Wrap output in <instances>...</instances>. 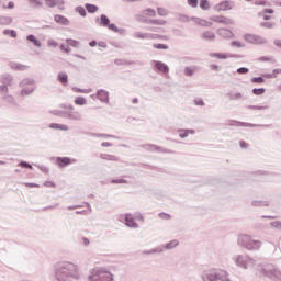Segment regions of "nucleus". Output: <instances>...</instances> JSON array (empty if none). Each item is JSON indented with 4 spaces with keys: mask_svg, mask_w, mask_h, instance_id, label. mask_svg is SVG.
<instances>
[{
    "mask_svg": "<svg viewBox=\"0 0 281 281\" xmlns=\"http://www.w3.org/2000/svg\"><path fill=\"white\" fill-rule=\"evenodd\" d=\"M155 67L158 71H161V74H168V71H170V68L161 61H155Z\"/></svg>",
    "mask_w": 281,
    "mask_h": 281,
    "instance_id": "nucleus-7",
    "label": "nucleus"
},
{
    "mask_svg": "<svg viewBox=\"0 0 281 281\" xmlns=\"http://www.w3.org/2000/svg\"><path fill=\"white\" fill-rule=\"evenodd\" d=\"M58 80H59V82H61V85H67V82H68L67 74L60 72L58 75Z\"/></svg>",
    "mask_w": 281,
    "mask_h": 281,
    "instance_id": "nucleus-17",
    "label": "nucleus"
},
{
    "mask_svg": "<svg viewBox=\"0 0 281 281\" xmlns=\"http://www.w3.org/2000/svg\"><path fill=\"white\" fill-rule=\"evenodd\" d=\"M265 3H266V2H260L259 4H260V5H265Z\"/></svg>",
    "mask_w": 281,
    "mask_h": 281,
    "instance_id": "nucleus-63",
    "label": "nucleus"
},
{
    "mask_svg": "<svg viewBox=\"0 0 281 281\" xmlns=\"http://www.w3.org/2000/svg\"><path fill=\"white\" fill-rule=\"evenodd\" d=\"M74 91L76 93H91V90H80V89H76V88H74Z\"/></svg>",
    "mask_w": 281,
    "mask_h": 281,
    "instance_id": "nucleus-45",
    "label": "nucleus"
},
{
    "mask_svg": "<svg viewBox=\"0 0 281 281\" xmlns=\"http://www.w3.org/2000/svg\"><path fill=\"white\" fill-rule=\"evenodd\" d=\"M221 34L225 38H233L234 37V33H232V31L226 30V29L222 30Z\"/></svg>",
    "mask_w": 281,
    "mask_h": 281,
    "instance_id": "nucleus-21",
    "label": "nucleus"
},
{
    "mask_svg": "<svg viewBox=\"0 0 281 281\" xmlns=\"http://www.w3.org/2000/svg\"><path fill=\"white\" fill-rule=\"evenodd\" d=\"M200 25H203L204 27H211L212 22H207L205 20H201Z\"/></svg>",
    "mask_w": 281,
    "mask_h": 281,
    "instance_id": "nucleus-40",
    "label": "nucleus"
},
{
    "mask_svg": "<svg viewBox=\"0 0 281 281\" xmlns=\"http://www.w3.org/2000/svg\"><path fill=\"white\" fill-rule=\"evenodd\" d=\"M4 34H10V30H5V31H4Z\"/></svg>",
    "mask_w": 281,
    "mask_h": 281,
    "instance_id": "nucleus-60",
    "label": "nucleus"
},
{
    "mask_svg": "<svg viewBox=\"0 0 281 281\" xmlns=\"http://www.w3.org/2000/svg\"><path fill=\"white\" fill-rule=\"evenodd\" d=\"M188 5H190L191 8H198L199 0H188Z\"/></svg>",
    "mask_w": 281,
    "mask_h": 281,
    "instance_id": "nucleus-32",
    "label": "nucleus"
},
{
    "mask_svg": "<svg viewBox=\"0 0 281 281\" xmlns=\"http://www.w3.org/2000/svg\"><path fill=\"white\" fill-rule=\"evenodd\" d=\"M158 14L159 16H168V10L164 8H158Z\"/></svg>",
    "mask_w": 281,
    "mask_h": 281,
    "instance_id": "nucleus-30",
    "label": "nucleus"
},
{
    "mask_svg": "<svg viewBox=\"0 0 281 281\" xmlns=\"http://www.w3.org/2000/svg\"><path fill=\"white\" fill-rule=\"evenodd\" d=\"M232 8H234V4L229 0H224L214 7V11L227 12L228 10H232Z\"/></svg>",
    "mask_w": 281,
    "mask_h": 281,
    "instance_id": "nucleus-4",
    "label": "nucleus"
},
{
    "mask_svg": "<svg viewBox=\"0 0 281 281\" xmlns=\"http://www.w3.org/2000/svg\"><path fill=\"white\" fill-rule=\"evenodd\" d=\"M12 68L18 69V71H25V69H27V66L21 64H13Z\"/></svg>",
    "mask_w": 281,
    "mask_h": 281,
    "instance_id": "nucleus-24",
    "label": "nucleus"
},
{
    "mask_svg": "<svg viewBox=\"0 0 281 281\" xmlns=\"http://www.w3.org/2000/svg\"><path fill=\"white\" fill-rule=\"evenodd\" d=\"M71 158L69 157H63V158H57V165L60 168H65V166H69V164H71Z\"/></svg>",
    "mask_w": 281,
    "mask_h": 281,
    "instance_id": "nucleus-9",
    "label": "nucleus"
},
{
    "mask_svg": "<svg viewBox=\"0 0 281 281\" xmlns=\"http://www.w3.org/2000/svg\"><path fill=\"white\" fill-rule=\"evenodd\" d=\"M123 181L122 180H119V181H114V183H122Z\"/></svg>",
    "mask_w": 281,
    "mask_h": 281,
    "instance_id": "nucleus-62",
    "label": "nucleus"
},
{
    "mask_svg": "<svg viewBox=\"0 0 281 281\" xmlns=\"http://www.w3.org/2000/svg\"><path fill=\"white\" fill-rule=\"evenodd\" d=\"M69 119L70 120H80V113L72 112L71 114H69Z\"/></svg>",
    "mask_w": 281,
    "mask_h": 281,
    "instance_id": "nucleus-33",
    "label": "nucleus"
},
{
    "mask_svg": "<svg viewBox=\"0 0 281 281\" xmlns=\"http://www.w3.org/2000/svg\"><path fill=\"white\" fill-rule=\"evenodd\" d=\"M265 12H266L267 14H273V9H266Z\"/></svg>",
    "mask_w": 281,
    "mask_h": 281,
    "instance_id": "nucleus-56",
    "label": "nucleus"
},
{
    "mask_svg": "<svg viewBox=\"0 0 281 281\" xmlns=\"http://www.w3.org/2000/svg\"><path fill=\"white\" fill-rule=\"evenodd\" d=\"M240 148H247V143L245 140H240Z\"/></svg>",
    "mask_w": 281,
    "mask_h": 281,
    "instance_id": "nucleus-51",
    "label": "nucleus"
},
{
    "mask_svg": "<svg viewBox=\"0 0 281 281\" xmlns=\"http://www.w3.org/2000/svg\"><path fill=\"white\" fill-rule=\"evenodd\" d=\"M142 16H157V12H155L154 9H145L143 12H142Z\"/></svg>",
    "mask_w": 281,
    "mask_h": 281,
    "instance_id": "nucleus-14",
    "label": "nucleus"
},
{
    "mask_svg": "<svg viewBox=\"0 0 281 281\" xmlns=\"http://www.w3.org/2000/svg\"><path fill=\"white\" fill-rule=\"evenodd\" d=\"M0 90L2 91V93H8V86H2Z\"/></svg>",
    "mask_w": 281,
    "mask_h": 281,
    "instance_id": "nucleus-52",
    "label": "nucleus"
},
{
    "mask_svg": "<svg viewBox=\"0 0 281 281\" xmlns=\"http://www.w3.org/2000/svg\"><path fill=\"white\" fill-rule=\"evenodd\" d=\"M75 104H77V106H85V104H87V99L78 97L75 99Z\"/></svg>",
    "mask_w": 281,
    "mask_h": 281,
    "instance_id": "nucleus-16",
    "label": "nucleus"
},
{
    "mask_svg": "<svg viewBox=\"0 0 281 281\" xmlns=\"http://www.w3.org/2000/svg\"><path fill=\"white\" fill-rule=\"evenodd\" d=\"M232 46H233V47H245V45H243V43H240V42H238V41L232 42Z\"/></svg>",
    "mask_w": 281,
    "mask_h": 281,
    "instance_id": "nucleus-42",
    "label": "nucleus"
},
{
    "mask_svg": "<svg viewBox=\"0 0 281 281\" xmlns=\"http://www.w3.org/2000/svg\"><path fill=\"white\" fill-rule=\"evenodd\" d=\"M77 56V58H82V59H85V57H82V56H80V55H76Z\"/></svg>",
    "mask_w": 281,
    "mask_h": 281,
    "instance_id": "nucleus-61",
    "label": "nucleus"
},
{
    "mask_svg": "<svg viewBox=\"0 0 281 281\" xmlns=\"http://www.w3.org/2000/svg\"><path fill=\"white\" fill-rule=\"evenodd\" d=\"M27 41L33 43L36 47H41V42L38 40H36V37H34V35H29Z\"/></svg>",
    "mask_w": 281,
    "mask_h": 281,
    "instance_id": "nucleus-22",
    "label": "nucleus"
},
{
    "mask_svg": "<svg viewBox=\"0 0 281 281\" xmlns=\"http://www.w3.org/2000/svg\"><path fill=\"white\" fill-rule=\"evenodd\" d=\"M91 281H113V274L104 269H93L90 276Z\"/></svg>",
    "mask_w": 281,
    "mask_h": 281,
    "instance_id": "nucleus-2",
    "label": "nucleus"
},
{
    "mask_svg": "<svg viewBox=\"0 0 281 281\" xmlns=\"http://www.w3.org/2000/svg\"><path fill=\"white\" fill-rule=\"evenodd\" d=\"M24 186L26 188H38V184H34V183H24Z\"/></svg>",
    "mask_w": 281,
    "mask_h": 281,
    "instance_id": "nucleus-48",
    "label": "nucleus"
},
{
    "mask_svg": "<svg viewBox=\"0 0 281 281\" xmlns=\"http://www.w3.org/2000/svg\"><path fill=\"white\" fill-rule=\"evenodd\" d=\"M125 225H127V227H135L136 226L135 220H133L131 215H126Z\"/></svg>",
    "mask_w": 281,
    "mask_h": 281,
    "instance_id": "nucleus-15",
    "label": "nucleus"
},
{
    "mask_svg": "<svg viewBox=\"0 0 281 281\" xmlns=\"http://www.w3.org/2000/svg\"><path fill=\"white\" fill-rule=\"evenodd\" d=\"M98 98L101 100V102H109V92L104 90H100L98 92Z\"/></svg>",
    "mask_w": 281,
    "mask_h": 281,
    "instance_id": "nucleus-13",
    "label": "nucleus"
},
{
    "mask_svg": "<svg viewBox=\"0 0 281 281\" xmlns=\"http://www.w3.org/2000/svg\"><path fill=\"white\" fill-rule=\"evenodd\" d=\"M76 10L78 14H80V16H87V11L85 10V8L78 7Z\"/></svg>",
    "mask_w": 281,
    "mask_h": 281,
    "instance_id": "nucleus-31",
    "label": "nucleus"
},
{
    "mask_svg": "<svg viewBox=\"0 0 281 281\" xmlns=\"http://www.w3.org/2000/svg\"><path fill=\"white\" fill-rule=\"evenodd\" d=\"M238 244L244 245L246 249H260V246L262 245L258 240L251 239V236L249 235H241L238 237Z\"/></svg>",
    "mask_w": 281,
    "mask_h": 281,
    "instance_id": "nucleus-3",
    "label": "nucleus"
},
{
    "mask_svg": "<svg viewBox=\"0 0 281 281\" xmlns=\"http://www.w3.org/2000/svg\"><path fill=\"white\" fill-rule=\"evenodd\" d=\"M101 159H104L105 161H119L120 158L115 155L111 154H101L100 155Z\"/></svg>",
    "mask_w": 281,
    "mask_h": 281,
    "instance_id": "nucleus-10",
    "label": "nucleus"
},
{
    "mask_svg": "<svg viewBox=\"0 0 281 281\" xmlns=\"http://www.w3.org/2000/svg\"><path fill=\"white\" fill-rule=\"evenodd\" d=\"M153 25H166V20H149Z\"/></svg>",
    "mask_w": 281,
    "mask_h": 281,
    "instance_id": "nucleus-26",
    "label": "nucleus"
},
{
    "mask_svg": "<svg viewBox=\"0 0 281 281\" xmlns=\"http://www.w3.org/2000/svg\"><path fill=\"white\" fill-rule=\"evenodd\" d=\"M155 49H168L166 44H154Z\"/></svg>",
    "mask_w": 281,
    "mask_h": 281,
    "instance_id": "nucleus-35",
    "label": "nucleus"
},
{
    "mask_svg": "<svg viewBox=\"0 0 281 281\" xmlns=\"http://www.w3.org/2000/svg\"><path fill=\"white\" fill-rule=\"evenodd\" d=\"M89 45H90V47H95V45H98V42L92 41V42L89 43Z\"/></svg>",
    "mask_w": 281,
    "mask_h": 281,
    "instance_id": "nucleus-55",
    "label": "nucleus"
},
{
    "mask_svg": "<svg viewBox=\"0 0 281 281\" xmlns=\"http://www.w3.org/2000/svg\"><path fill=\"white\" fill-rule=\"evenodd\" d=\"M54 21H55V23H59L60 25H69V19H67L60 14H56L54 16Z\"/></svg>",
    "mask_w": 281,
    "mask_h": 281,
    "instance_id": "nucleus-8",
    "label": "nucleus"
},
{
    "mask_svg": "<svg viewBox=\"0 0 281 281\" xmlns=\"http://www.w3.org/2000/svg\"><path fill=\"white\" fill-rule=\"evenodd\" d=\"M212 69H218V66L213 65V66H212Z\"/></svg>",
    "mask_w": 281,
    "mask_h": 281,
    "instance_id": "nucleus-59",
    "label": "nucleus"
},
{
    "mask_svg": "<svg viewBox=\"0 0 281 281\" xmlns=\"http://www.w3.org/2000/svg\"><path fill=\"white\" fill-rule=\"evenodd\" d=\"M101 146L108 148L109 146H113V145H112L111 143H109V142H103V143L101 144Z\"/></svg>",
    "mask_w": 281,
    "mask_h": 281,
    "instance_id": "nucleus-53",
    "label": "nucleus"
},
{
    "mask_svg": "<svg viewBox=\"0 0 281 281\" xmlns=\"http://www.w3.org/2000/svg\"><path fill=\"white\" fill-rule=\"evenodd\" d=\"M202 38L205 41H214V38H216V34H214L212 31H206L202 34Z\"/></svg>",
    "mask_w": 281,
    "mask_h": 281,
    "instance_id": "nucleus-12",
    "label": "nucleus"
},
{
    "mask_svg": "<svg viewBox=\"0 0 281 281\" xmlns=\"http://www.w3.org/2000/svg\"><path fill=\"white\" fill-rule=\"evenodd\" d=\"M66 43H68V45H70V47H78V45H80V42H78L76 40H67Z\"/></svg>",
    "mask_w": 281,
    "mask_h": 281,
    "instance_id": "nucleus-28",
    "label": "nucleus"
},
{
    "mask_svg": "<svg viewBox=\"0 0 281 281\" xmlns=\"http://www.w3.org/2000/svg\"><path fill=\"white\" fill-rule=\"evenodd\" d=\"M177 245H179V241L178 240H172L171 243H169L167 245V248L172 249L173 247H177Z\"/></svg>",
    "mask_w": 281,
    "mask_h": 281,
    "instance_id": "nucleus-37",
    "label": "nucleus"
},
{
    "mask_svg": "<svg viewBox=\"0 0 281 281\" xmlns=\"http://www.w3.org/2000/svg\"><path fill=\"white\" fill-rule=\"evenodd\" d=\"M190 133V131H184V132H181L179 135L180 137H188V134Z\"/></svg>",
    "mask_w": 281,
    "mask_h": 281,
    "instance_id": "nucleus-49",
    "label": "nucleus"
},
{
    "mask_svg": "<svg viewBox=\"0 0 281 281\" xmlns=\"http://www.w3.org/2000/svg\"><path fill=\"white\" fill-rule=\"evenodd\" d=\"M47 8H58L65 10V0H45Z\"/></svg>",
    "mask_w": 281,
    "mask_h": 281,
    "instance_id": "nucleus-6",
    "label": "nucleus"
},
{
    "mask_svg": "<svg viewBox=\"0 0 281 281\" xmlns=\"http://www.w3.org/2000/svg\"><path fill=\"white\" fill-rule=\"evenodd\" d=\"M98 45H99V47L106 49V42H99Z\"/></svg>",
    "mask_w": 281,
    "mask_h": 281,
    "instance_id": "nucleus-50",
    "label": "nucleus"
},
{
    "mask_svg": "<svg viewBox=\"0 0 281 281\" xmlns=\"http://www.w3.org/2000/svg\"><path fill=\"white\" fill-rule=\"evenodd\" d=\"M111 23V20H109V18L104 14L101 15V25H103V27H109Z\"/></svg>",
    "mask_w": 281,
    "mask_h": 281,
    "instance_id": "nucleus-19",
    "label": "nucleus"
},
{
    "mask_svg": "<svg viewBox=\"0 0 281 281\" xmlns=\"http://www.w3.org/2000/svg\"><path fill=\"white\" fill-rule=\"evenodd\" d=\"M29 3H31V5H33L34 8H41V5H43V2H41V0H29Z\"/></svg>",
    "mask_w": 281,
    "mask_h": 281,
    "instance_id": "nucleus-27",
    "label": "nucleus"
},
{
    "mask_svg": "<svg viewBox=\"0 0 281 281\" xmlns=\"http://www.w3.org/2000/svg\"><path fill=\"white\" fill-rule=\"evenodd\" d=\"M237 74H249V69L248 68H239V69H237Z\"/></svg>",
    "mask_w": 281,
    "mask_h": 281,
    "instance_id": "nucleus-46",
    "label": "nucleus"
},
{
    "mask_svg": "<svg viewBox=\"0 0 281 281\" xmlns=\"http://www.w3.org/2000/svg\"><path fill=\"white\" fill-rule=\"evenodd\" d=\"M159 218H162L164 221H170L171 216L168 213H160Z\"/></svg>",
    "mask_w": 281,
    "mask_h": 281,
    "instance_id": "nucleus-34",
    "label": "nucleus"
},
{
    "mask_svg": "<svg viewBox=\"0 0 281 281\" xmlns=\"http://www.w3.org/2000/svg\"><path fill=\"white\" fill-rule=\"evenodd\" d=\"M184 74H186V76H193L194 75V68H186Z\"/></svg>",
    "mask_w": 281,
    "mask_h": 281,
    "instance_id": "nucleus-38",
    "label": "nucleus"
},
{
    "mask_svg": "<svg viewBox=\"0 0 281 281\" xmlns=\"http://www.w3.org/2000/svg\"><path fill=\"white\" fill-rule=\"evenodd\" d=\"M211 56L213 58H218L220 60H225V59L229 58V56L227 54H218V53H213Z\"/></svg>",
    "mask_w": 281,
    "mask_h": 281,
    "instance_id": "nucleus-20",
    "label": "nucleus"
},
{
    "mask_svg": "<svg viewBox=\"0 0 281 281\" xmlns=\"http://www.w3.org/2000/svg\"><path fill=\"white\" fill-rule=\"evenodd\" d=\"M214 23H221L222 25H234V20L225 15H216L211 18Z\"/></svg>",
    "mask_w": 281,
    "mask_h": 281,
    "instance_id": "nucleus-5",
    "label": "nucleus"
},
{
    "mask_svg": "<svg viewBox=\"0 0 281 281\" xmlns=\"http://www.w3.org/2000/svg\"><path fill=\"white\" fill-rule=\"evenodd\" d=\"M60 49H61V52H64L65 54H69V52H71V48L66 47L64 44L60 45Z\"/></svg>",
    "mask_w": 281,
    "mask_h": 281,
    "instance_id": "nucleus-41",
    "label": "nucleus"
},
{
    "mask_svg": "<svg viewBox=\"0 0 281 281\" xmlns=\"http://www.w3.org/2000/svg\"><path fill=\"white\" fill-rule=\"evenodd\" d=\"M265 88H255L254 90H252V93H254V95H262V94H265Z\"/></svg>",
    "mask_w": 281,
    "mask_h": 281,
    "instance_id": "nucleus-25",
    "label": "nucleus"
},
{
    "mask_svg": "<svg viewBox=\"0 0 281 281\" xmlns=\"http://www.w3.org/2000/svg\"><path fill=\"white\" fill-rule=\"evenodd\" d=\"M49 128L58 130V131H69V127L65 124L52 123Z\"/></svg>",
    "mask_w": 281,
    "mask_h": 281,
    "instance_id": "nucleus-11",
    "label": "nucleus"
},
{
    "mask_svg": "<svg viewBox=\"0 0 281 281\" xmlns=\"http://www.w3.org/2000/svg\"><path fill=\"white\" fill-rule=\"evenodd\" d=\"M10 36H12V38H16V31H10Z\"/></svg>",
    "mask_w": 281,
    "mask_h": 281,
    "instance_id": "nucleus-54",
    "label": "nucleus"
},
{
    "mask_svg": "<svg viewBox=\"0 0 281 281\" xmlns=\"http://www.w3.org/2000/svg\"><path fill=\"white\" fill-rule=\"evenodd\" d=\"M74 273H78V266L71 262H63L56 271V278L59 281H66L65 278H69Z\"/></svg>",
    "mask_w": 281,
    "mask_h": 281,
    "instance_id": "nucleus-1",
    "label": "nucleus"
},
{
    "mask_svg": "<svg viewBox=\"0 0 281 281\" xmlns=\"http://www.w3.org/2000/svg\"><path fill=\"white\" fill-rule=\"evenodd\" d=\"M251 82H255L257 85H262V83H265V78H262V77H255V78L251 79Z\"/></svg>",
    "mask_w": 281,
    "mask_h": 281,
    "instance_id": "nucleus-29",
    "label": "nucleus"
},
{
    "mask_svg": "<svg viewBox=\"0 0 281 281\" xmlns=\"http://www.w3.org/2000/svg\"><path fill=\"white\" fill-rule=\"evenodd\" d=\"M272 227H277L278 229H281V222L272 223Z\"/></svg>",
    "mask_w": 281,
    "mask_h": 281,
    "instance_id": "nucleus-47",
    "label": "nucleus"
},
{
    "mask_svg": "<svg viewBox=\"0 0 281 281\" xmlns=\"http://www.w3.org/2000/svg\"><path fill=\"white\" fill-rule=\"evenodd\" d=\"M236 98L238 100V99L243 98V95L240 93H238V94H236Z\"/></svg>",
    "mask_w": 281,
    "mask_h": 281,
    "instance_id": "nucleus-58",
    "label": "nucleus"
},
{
    "mask_svg": "<svg viewBox=\"0 0 281 281\" xmlns=\"http://www.w3.org/2000/svg\"><path fill=\"white\" fill-rule=\"evenodd\" d=\"M108 29H110L112 32H120V29H117L115 24H110Z\"/></svg>",
    "mask_w": 281,
    "mask_h": 281,
    "instance_id": "nucleus-44",
    "label": "nucleus"
},
{
    "mask_svg": "<svg viewBox=\"0 0 281 281\" xmlns=\"http://www.w3.org/2000/svg\"><path fill=\"white\" fill-rule=\"evenodd\" d=\"M9 8L10 9L14 8V2H9Z\"/></svg>",
    "mask_w": 281,
    "mask_h": 281,
    "instance_id": "nucleus-57",
    "label": "nucleus"
},
{
    "mask_svg": "<svg viewBox=\"0 0 281 281\" xmlns=\"http://www.w3.org/2000/svg\"><path fill=\"white\" fill-rule=\"evenodd\" d=\"M19 166H20V168H29L30 170H32V165H30L27 162H20Z\"/></svg>",
    "mask_w": 281,
    "mask_h": 281,
    "instance_id": "nucleus-39",
    "label": "nucleus"
},
{
    "mask_svg": "<svg viewBox=\"0 0 281 281\" xmlns=\"http://www.w3.org/2000/svg\"><path fill=\"white\" fill-rule=\"evenodd\" d=\"M200 8H201V10H210V1L201 0L200 1Z\"/></svg>",
    "mask_w": 281,
    "mask_h": 281,
    "instance_id": "nucleus-23",
    "label": "nucleus"
},
{
    "mask_svg": "<svg viewBox=\"0 0 281 281\" xmlns=\"http://www.w3.org/2000/svg\"><path fill=\"white\" fill-rule=\"evenodd\" d=\"M86 10L90 12V14H94L98 11V5L95 4H86Z\"/></svg>",
    "mask_w": 281,
    "mask_h": 281,
    "instance_id": "nucleus-18",
    "label": "nucleus"
},
{
    "mask_svg": "<svg viewBox=\"0 0 281 281\" xmlns=\"http://www.w3.org/2000/svg\"><path fill=\"white\" fill-rule=\"evenodd\" d=\"M245 38L247 41H249V43H255L256 42V36H254V35H246Z\"/></svg>",
    "mask_w": 281,
    "mask_h": 281,
    "instance_id": "nucleus-43",
    "label": "nucleus"
},
{
    "mask_svg": "<svg viewBox=\"0 0 281 281\" xmlns=\"http://www.w3.org/2000/svg\"><path fill=\"white\" fill-rule=\"evenodd\" d=\"M252 109H258L257 106H252Z\"/></svg>",
    "mask_w": 281,
    "mask_h": 281,
    "instance_id": "nucleus-64",
    "label": "nucleus"
},
{
    "mask_svg": "<svg viewBox=\"0 0 281 281\" xmlns=\"http://www.w3.org/2000/svg\"><path fill=\"white\" fill-rule=\"evenodd\" d=\"M48 47H58V42L55 40H49L47 42Z\"/></svg>",
    "mask_w": 281,
    "mask_h": 281,
    "instance_id": "nucleus-36",
    "label": "nucleus"
}]
</instances>
